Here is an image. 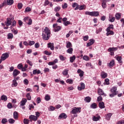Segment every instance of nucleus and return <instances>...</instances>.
<instances>
[{
  "instance_id": "obj_1",
  "label": "nucleus",
  "mask_w": 124,
  "mask_h": 124,
  "mask_svg": "<svg viewBox=\"0 0 124 124\" xmlns=\"http://www.w3.org/2000/svg\"><path fill=\"white\" fill-rule=\"evenodd\" d=\"M50 30L48 27H46L44 30L43 31L42 36L43 39L45 40H48L50 37Z\"/></svg>"
},
{
  "instance_id": "obj_2",
  "label": "nucleus",
  "mask_w": 124,
  "mask_h": 124,
  "mask_svg": "<svg viewBox=\"0 0 124 124\" xmlns=\"http://www.w3.org/2000/svg\"><path fill=\"white\" fill-rule=\"evenodd\" d=\"M110 92L112 93L109 94L110 97H114L115 95H117V94H118V92H117V87H113L110 90Z\"/></svg>"
},
{
  "instance_id": "obj_3",
  "label": "nucleus",
  "mask_w": 124,
  "mask_h": 124,
  "mask_svg": "<svg viewBox=\"0 0 124 124\" xmlns=\"http://www.w3.org/2000/svg\"><path fill=\"white\" fill-rule=\"evenodd\" d=\"M81 112V108L74 107L71 111V114H78Z\"/></svg>"
},
{
  "instance_id": "obj_4",
  "label": "nucleus",
  "mask_w": 124,
  "mask_h": 124,
  "mask_svg": "<svg viewBox=\"0 0 124 124\" xmlns=\"http://www.w3.org/2000/svg\"><path fill=\"white\" fill-rule=\"evenodd\" d=\"M53 28H54V31L57 32L58 31H60L61 30H62V27L60 26H58L57 23H55L53 25Z\"/></svg>"
},
{
  "instance_id": "obj_5",
  "label": "nucleus",
  "mask_w": 124,
  "mask_h": 124,
  "mask_svg": "<svg viewBox=\"0 0 124 124\" xmlns=\"http://www.w3.org/2000/svg\"><path fill=\"white\" fill-rule=\"evenodd\" d=\"M118 48L117 47H110L108 49V51L110 52V56H113L114 55V51H117Z\"/></svg>"
},
{
  "instance_id": "obj_6",
  "label": "nucleus",
  "mask_w": 124,
  "mask_h": 124,
  "mask_svg": "<svg viewBox=\"0 0 124 124\" xmlns=\"http://www.w3.org/2000/svg\"><path fill=\"white\" fill-rule=\"evenodd\" d=\"M9 57V54L7 53L6 52L5 53H3L2 56L0 57V59L1 61H5L6 59H7V58Z\"/></svg>"
},
{
  "instance_id": "obj_7",
  "label": "nucleus",
  "mask_w": 124,
  "mask_h": 124,
  "mask_svg": "<svg viewBox=\"0 0 124 124\" xmlns=\"http://www.w3.org/2000/svg\"><path fill=\"white\" fill-rule=\"evenodd\" d=\"M85 83L81 82L80 83V87H78V91H82V90H84L85 89Z\"/></svg>"
},
{
  "instance_id": "obj_8",
  "label": "nucleus",
  "mask_w": 124,
  "mask_h": 124,
  "mask_svg": "<svg viewBox=\"0 0 124 124\" xmlns=\"http://www.w3.org/2000/svg\"><path fill=\"white\" fill-rule=\"evenodd\" d=\"M20 72L19 70L17 69H15L13 73V77H16V76H18V75L20 74Z\"/></svg>"
},
{
  "instance_id": "obj_9",
  "label": "nucleus",
  "mask_w": 124,
  "mask_h": 124,
  "mask_svg": "<svg viewBox=\"0 0 124 124\" xmlns=\"http://www.w3.org/2000/svg\"><path fill=\"white\" fill-rule=\"evenodd\" d=\"M27 99L23 98L20 102V105L19 107H22V106H24V105H26V103H27Z\"/></svg>"
},
{
  "instance_id": "obj_10",
  "label": "nucleus",
  "mask_w": 124,
  "mask_h": 124,
  "mask_svg": "<svg viewBox=\"0 0 124 124\" xmlns=\"http://www.w3.org/2000/svg\"><path fill=\"white\" fill-rule=\"evenodd\" d=\"M98 94H99V95H104V96H106V94L104 93L103 90L100 88L98 90Z\"/></svg>"
},
{
  "instance_id": "obj_11",
  "label": "nucleus",
  "mask_w": 124,
  "mask_h": 124,
  "mask_svg": "<svg viewBox=\"0 0 124 124\" xmlns=\"http://www.w3.org/2000/svg\"><path fill=\"white\" fill-rule=\"evenodd\" d=\"M29 119H30V121L31 122L32 121H34V122H36V120L37 119V117H36L34 115H30L29 116Z\"/></svg>"
},
{
  "instance_id": "obj_12",
  "label": "nucleus",
  "mask_w": 124,
  "mask_h": 124,
  "mask_svg": "<svg viewBox=\"0 0 124 124\" xmlns=\"http://www.w3.org/2000/svg\"><path fill=\"white\" fill-rule=\"evenodd\" d=\"M66 118H67V115H66L64 113H62L59 116V120L62 119H66Z\"/></svg>"
},
{
  "instance_id": "obj_13",
  "label": "nucleus",
  "mask_w": 124,
  "mask_h": 124,
  "mask_svg": "<svg viewBox=\"0 0 124 124\" xmlns=\"http://www.w3.org/2000/svg\"><path fill=\"white\" fill-rule=\"evenodd\" d=\"M77 72L78 74H79V76L80 78L84 76V71H82V70L79 69L78 70Z\"/></svg>"
},
{
  "instance_id": "obj_14",
  "label": "nucleus",
  "mask_w": 124,
  "mask_h": 124,
  "mask_svg": "<svg viewBox=\"0 0 124 124\" xmlns=\"http://www.w3.org/2000/svg\"><path fill=\"white\" fill-rule=\"evenodd\" d=\"M97 117L95 116H93V120L94 122H97V121L100 120V116L98 114H97Z\"/></svg>"
},
{
  "instance_id": "obj_15",
  "label": "nucleus",
  "mask_w": 124,
  "mask_h": 124,
  "mask_svg": "<svg viewBox=\"0 0 124 124\" xmlns=\"http://www.w3.org/2000/svg\"><path fill=\"white\" fill-rule=\"evenodd\" d=\"M11 23H12V21H11V19L8 18H7L6 22H5L6 26L7 27H8V26H10L11 25Z\"/></svg>"
},
{
  "instance_id": "obj_16",
  "label": "nucleus",
  "mask_w": 124,
  "mask_h": 124,
  "mask_svg": "<svg viewBox=\"0 0 124 124\" xmlns=\"http://www.w3.org/2000/svg\"><path fill=\"white\" fill-rule=\"evenodd\" d=\"M115 65V61L114 60H111L109 63H108V66L109 67H113Z\"/></svg>"
},
{
  "instance_id": "obj_17",
  "label": "nucleus",
  "mask_w": 124,
  "mask_h": 124,
  "mask_svg": "<svg viewBox=\"0 0 124 124\" xmlns=\"http://www.w3.org/2000/svg\"><path fill=\"white\" fill-rule=\"evenodd\" d=\"M72 7H73V8H75V7H76L75 8V10H78V9H79V4H78V3L76 2L73 3L72 4Z\"/></svg>"
},
{
  "instance_id": "obj_18",
  "label": "nucleus",
  "mask_w": 124,
  "mask_h": 124,
  "mask_svg": "<svg viewBox=\"0 0 124 124\" xmlns=\"http://www.w3.org/2000/svg\"><path fill=\"white\" fill-rule=\"evenodd\" d=\"M108 21L109 22H111V23H113L115 21V17L113 16L109 15Z\"/></svg>"
},
{
  "instance_id": "obj_19",
  "label": "nucleus",
  "mask_w": 124,
  "mask_h": 124,
  "mask_svg": "<svg viewBox=\"0 0 124 124\" xmlns=\"http://www.w3.org/2000/svg\"><path fill=\"white\" fill-rule=\"evenodd\" d=\"M99 13L97 11L92 12V14H91L92 16L97 17V16H99Z\"/></svg>"
},
{
  "instance_id": "obj_20",
  "label": "nucleus",
  "mask_w": 124,
  "mask_h": 124,
  "mask_svg": "<svg viewBox=\"0 0 124 124\" xmlns=\"http://www.w3.org/2000/svg\"><path fill=\"white\" fill-rule=\"evenodd\" d=\"M17 86H18V83H17V81L16 79H14L12 84V88H15V87H17Z\"/></svg>"
},
{
  "instance_id": "obj_21",
  "label": "nucleus",
  "mask_w": 124,
  "mask_h": 124,
  "mask_svg": "<svg viewBox=\"0 0 124 124\" xmlns=\"http://www.w3.org/2000/svg\"><path fill=\"white\" fill-rule=\"evenodd\" d=\"M99 107L100 109H104L105 108V105L104 104V102H100L99 103Z\"/></svg>"
},
{
  "instance_id": "obj_22",
  "label": "nucleus",
  "mask_w": 124,
  "mask_h": 124,
  "mask_svg": "<svg viewBox=\"0 0 124 124\" xmlns=\"http://www.w3.org/2000/svg\"><path fill=\"white\" fill-rule=\"evenodd\" d=\"M108 75H107V73H105V72L103 71L101 73V77L103 79H105L107 77Z\"/></svg>"
},
{
  "instance_id": "obj_23",
  "label": "nucleus",
  "mask_w": 124,
  "mask_h": 124,
  "mask_svg": "<svg viewBox=\"0 0 124 124\" xmlns=\"http://www.w3.org/2000/svg\"><path fill=\"white\" fill-rule=\"evenodd\" d=\"M90 42L88 43L87 44V47H89V46H91V45H93V43H94V40L93 39H91L90 40Z\"/></svg>"
},
{
  "instance_id": "obj_24",
  "label": "nucleus",
  "mask_w": 124,
  "mask_h": 124,
  "mask_svg": "<svg viewBox=\"0 0 124 124\" xmlns=\"http://www.w3.org/2000/svg\"><path fill=\"white\" fill-rule=\"evenodd\" d=\"M107 33H106V35L107 36H109V35H114V31H106Z\"/></svg>"
},
{
  "instance_id": "obj_25",
  "label": "nucleus",
  "mask_w": 124,
  "mask_h": 124,
  "mask_svg": "<svg viewBox=\"0 0 124 124\" xmlns=\"http://www.w3.org/2000/svg\"><path fill=\"white\" fill-rule=\"evenodd\" d=\"M47 45H48V48H50V49L53 50L55 49V47H54L53 43H49L48 44H47Z\"/></svg>"
},
{
  "instance_id": "obj_26",
  "label": "nucleus",
  "mask_w": 124,
  "mask_h": 124,
  "mask_svg": "<svg viewBox=\"0 0 124 124\" xmlns=\"http://www.w3.org/2000/svg\"><path fill=\"white\" fill-rule=\"evenodd\" d=\"M107 2V1H106V0H102V6L103 8H104V9L106 8Z\"/></svg>"
},
{
  "instance_id": "obj_27",
  "label": "nucleus",
  "mask_w": 124,
  "mask_h": 124,
  "mask_svg": "<svg viewBox=\"0 0 124 124\" xmlns=\"http://www.w3.org/2000/svg\"><path fill=\"white\" fill-rule=\"evenodd\" d=\"M115 17L116 20H120L122 17V15H121V13H116L115 15Z\"/></svg>"
},
{
  "instance_id": "obj_28",
  "label": "nucleus",
  "mask_w": 124,
  "mask_h": 124,
  "mask_svg": "<svg viewBox=\"0 0 124 124\" xmlns=\"http://www.w3.org/2000/svg\"><path fill=\"white\" fill-rule=\"evenodd\" d=\"M68 69H65L62 73V74H63V76H67V75H68Z\"/></svg>"
},
{
  "instance_id": "obj_29",
  "label": "nucleus",
  "mask_w": 124,
  "mask_h": 124,
  "mask_svg": "<svg viewBox=\"0 0 124 124\" xmlns=\"http://www.w3.org/2000/svg\"><path fill=\"white\" fill-rule=\"evenodd\" d=\"M111 30H114V25L113 24H109V26L107 28L106 31H111Z\"/></svg>"
},
{
  "instance_id": "obj_30",
  "label": "nucleus",
  "mask_w": 124,
  "mask_h": 124,
  "mask_svg": "<svg viewBox=\"0 0 124 124\" xmlns=\"http://www.w3.org/2000/svg\"><path fill=\"white\" fill-rule=\"evenodd\" d=\"M41 73V71L40 70L35 69L33 70V74L35 75L36 74H40Z\"/></svg>"
},
{
  "instance_id": "obj_31",
  "label": "nucleus",
  "mask_w": 124,
  "mask_h": 124,
  "mask_svg": "<svg viewBox=\"0 0 124 124\" xmlns=\"http://www.w3.org/2000/svg\"><path fill=\"white\" fill-rule=\"evenodd\" d=\"M111 117H112V113H108L106 115V120H108V121H109V120H110V119H111Z\"/></svg>"
},
{
  "instance_id": "obj_32",
  "label": "nucleus",
  "mask_w": 124,
  "mask_h": 124,
  "mask_svg": "<svg viewBox=\"0 0 124 124\" xmlns=\"http://www.w3.org/2000/svg\"><path fill=\"white\" fill-rule=\"evenodd\" d=\"M97 107V105H96L95 103H93L90 106V108H92V109H96Z\"/></svg>"
},
{
  "instance_id": "obj_33",
  "label": "nucleus",
  "mask_w": 124,
  "mask_h": 124,
  "mask_svg": "<svg viewBox=\"0 0 124 124\" xmlns=\"http://www.w3.org/2000/svg\"><path fill=\"white\" fill-rule=\"evenodd\" d=\"M7 36V39H12L13 38V34L12 33H9Z\"/></svg>"
},
{
  "instance_id": "obj_34",
  "label": "nucleus",
  "mask_w": 124,
  "mask_h": 124,
  "mask_svg": "<svg viewBox=\"0 0 124 124\" xmlns=\"http://www.w3.org/2000/svg\"><path fill=\"white\" fill-rule=\"evenodd\" d=\"M13 3H14V0H7V4L8 5H12Z\"/></svg>"
},
{
  "instance_id": "obj_35",
  "label": "nucleus",
  "mask_w": 124,
  "mask_h": 124,
  "mask_svg": "<svg viewBox=\"0 0 124 124\" xmlns=\"http://www.w3.org/2000/svg\"><path fill=\"white\" fill-rule=\"evenodd\" d=\"M76 59V57H75V55H74L72 57H70V62H73L74 61H75Z\"/></svg>"
},
{
  "instance_id": "obj_36",
  "label": "nucleus",
  "mask_w": 124,
  "mask_h": 124,
  "mask_svg": "<svg viewBox=\"0 0 124 124\" xmlns=\"http://www.w3.org/2000/svg\"><path fill=\"white\" fill-rule=\"evenodd\" d=\"M67 53L68 54H72V52H73V48L72 47H69L66 51Z\"/></svg>"
},
{
  "instance_id": "obj_37",
  "label": "nucleus",
  "mask_w": 124,
  "mask_h": 124,
  "mask_svg": "<svg viewBox=\"0 0 124 124\" xmlns=\"http://www.w3.org/2000/svg\"><path fill=\"white\" fill-rule=\"evenodd\" d=\"M92 100V98H91L90 97V96H87L84 99L85 101H86V102H91V100Z\"/></svg>"
},
{
  "instance_id": "obj_38",
  "label": "nucleus",
  "mask_w": 124,
  "mask_h": 124,
  "mask_svg": "<svg viewBox=\"0 0 124 124\" xmlns=\"http://www.w3.org/2000/svg\"><path fill=\"white\" fill-rule=\"evenodd\" d=\"M45 99L46 101H49V100L51 99V97L48 94H46L45 97Z\"/></svg>"
},
{
  "instance_id": "obj_39",
  "label": "nucleus",
  "mask_w": 124,
  "mask_h": 124,
  "mask_svg": "<svg viewBox=\"0 0 124 124\" xmlns=\"http://www.w3.org/2000/svg\"><path fill=\"white\" fill-rule=\"evenodd\" d=\"M14 118L15 120H17L18 119V112L17 111H15L14 112Z\"/></svg>"
},
{
  "instance_id": "obj_40",
  "label": "nucleus",
  "mask_w": 124,
  "mask_h": 124,
  "mask_svg": "<svg viewBox=\"0 0 124 124\" xmlns=\"http://www.w3.org/2000/svg\"><path fill=\"white\" fill-rule=\"evenodd\" d=\"M116 60L118 61V62L119 63H122L123 62V61H122V57L121 56H118L116 57Z\"/></svg>"
},
{
  "instance_id": "obj_41",
  "label": "nucleus",
  "mask_w": 124,
  "mask_h": 124,
  "mask_svg": "<svg viewBox=\"0 0 124 124\" xmlns=\"http://www.w3.org/2000/svg\"><path fill=\"white\" fill-rule=\"evenodd\" d=\"M59 59H60V61L63 62V61H65V60H66V57H64L62 55H60L59 56Z\"/></svg>"
},
{
  "instance_id": "obj_42",
  "label": "nucleus",
  "mask_w": 124,
  "mask_h": 124,
  "mask_svg": "<svg viewBox=\"0 0 124 124\" xmlns=\"http://www.w3.org/2000/svg\"><path fill=\"white\" fill-rule=\"evenodd\" d=\"M66 48H70V47H72V44L70 43V42H68L66 43Z\"/></svg>"
},
{
  "instance_id": "obj_43",
  "label": "nucleus",
  "mask_w": 124,
  "mask_h": 124,
  "mask_svg": "<svg viewBox=\"0 0 124 124\" xmlns=\"http://www.w3.org/2000/svg\"><path fill=\"white\" fill-rule=\"evenodd\" d=\"M60 10H61V7L60 6L55 7L54 8V12H58Z\"/></svg>"
},
{
  "instance_id": "obj_44",
  "label": "nucleus",
  "mask_w": 124,
  "mask_h": 124,
  "mask_svg": "<svg viewBox=\"0 0 124 124\" xmlns=\"http://www.w3.org/2000/svg\"><path fill=\"white\" fill-rule=\"evenodd\" d=\"M1 100H4V101H6L7 100V97L4 95H3L1 96Z\"/></svg>"
},
{
  "instance_id": "obj_45",
  "label": "nucleus",
  "mask_w": 124,
  "mask_h": 124,
  "mask_svg": "<svg viewBox=\"0 0 124 124\" xmlns=\"http://www.w3.org/2000/svg\"><path fill=\"white\" fill-rule=\"evenodd\" d=\"M28 100H31V93H28L26 95Z\"/></svg>"
},
{
  "instance_id": "obj_46",
  "label": "nucleus",
  "mask_w": 124,
  "mask_h": 124,
  "mask_svg": "<svg viewBox=\"0 0 124 124\" xmlns=\"http://www.w3.org/2000/svg\"><path fill=\"white\" fill-rule=\"evenodd\" d=\"M70 24H71V23L70 22V21H65V22L63 23V24L65 27H67V26H68V25H70Z\"/></svg>"
},
{
  "instance_id": "obj_47",
  "label": "nucleus",
  "mask_w": 124,
  "mask_h": 124,
  "mask_svg": "<svg viewBox=\"0 0 124 124\" xmlns=\"http://www.w3.org/2000/svg\"><path fill=\"white\" fill-rule=\"evenodd\" d=\"M83 60H84V61H90V57H89L87 55H85L82 58Z\"/></svg>"
},
{
  "instance_id": "obj_48",
  "label": "nucleus",
  "mask_w": 124,
  "mask_h": 124,
  "mask_svg": "<svg viewBox=\"0 0 124 124\" xmlns=\"http://www.w3.org/2000/svg\"><path fill=\"white\" fill-rule=\"evenodd\" d=\"M105 83H104V85H110V82H109V79L106 78L105 80Z\"/></svg>"
},
{
  "instance_id": "obj_49",
  "label": "nucleus",
  "mask_w": 124,
  "mask_h": 124,
  "mask_svg": "<svg viewBox=\"0 0 124 124\" xmlns=\"http://www.w3.org/2000/svg\"><path fill=\"white\" fill-rule=\"evenodd\" d=\"M26 62H27V63H28V64H29V65H30V66H32L33 64H32V62H31V61L28 60L26 61Z\"/></svg>"
},
{
  "instance_id": "obj_50",
  "label": "nucleus",
  "mask_w": 124,
  "mask_h": 124,
  "mask_svg": "<svg viewBox=\"0 0 124 124\" xmlns=\"http://www.w3.org/2000/svg\"><path fill=\"white\" fill-rule=\"evenodd\" d=\"M8 122L9 123V124H14V123H15V121L14 120V119H12V118H10L8 120Z\"/></svg>"
},
{
  "instance_id": "obj_51",
  "label": "nucleus",
  "mask_w": 124,
  "mask_h": 124,
  "mask_svg": "<svg viewBox=\"0 0 124 124\" xmlns=\"http://www.w3.org/2000/svg\"><path fill=\"white\" fill-rule=\"evenodd\" d=\"M50 3V2L49 1V0H46L45 1L44 6H46V5H48V4Z\"/></svg>"
},
{
  "instance_id": "obj_52",
  "label": "nucleus",
  "mask_w": 124,
  "mask_h": 124,
  "mask_svg": "<svg viewBox=\"0 0 124 124\" xmlns=\"http://www.w3.org/2000/svg\"><path fill=\"white\" fill-rule=\"evenodd\" d=\"M34 43H35V42L33 41H29V45L30 46H32V45H34Z\"/></svg>"
},
{
  "instance_id": "obj_53",
  "label": "nucleus",
  "mask_w": 124,
  "mask_h": 124,
  "mask_svg": "<svg viewBox=\"0 0 124 124\" xmlns=\"http://www.w3.org/2000/svg\"><path fill=\"white\" fill-rule=\"evenodd\" d=\"M23 83L24 85H29V80L28 79H24Z\"/></svg>"
},
{
  "instance_id": "obj_54",
  "label": "nucleus",
  "mask_w": 124,
  "mask_h": 124,
  "mask_svg": "<svg viewBox=\"0 0 124 124\" xmlns=\"http://www.w3.org/2000/svg\"><path fill=\"white\" fill-rule=\"evenodd\" d=\"M17 7L18 9H22V8L23 7V4H22V3H18Z\"/></svg>"
},
{
  "instance_id": "obj_55",
  "label": "nucleus",
  "mask_w": 124,
  "mask_h": 124,
  "mask_svg": "<svg viewBox=\"0 0 124 124\" xmlns=\"http://www.w3.org/2000/svg\"><path fill=\"white\" fill-rule=\"evenodd\" d=\"M66 83H68V84H73V80L68 79L66 80Z\"/></svg>"
},
{
  "instance_id": "obj_56",
  "label": "nucleus",
  "mask_w": 124,
  "mask_h": 124,
  "mask_svg": "<svg viewBox=\"0 0 124 124\" xmlns=\"http://www.w3.org/2000/svg\"><path fill=\"white\" fill-rule=\"evenodd\" d=\"M18 69H22L23 68V64L22 63H19L17 65V66Z\"/></svg>"
},
{
  "instance_id": "obj_57",
  "label": "nucleus",
  "mask_w": 124,
  "mask_h": 124,
  "mask_svg": "<svg viewBox=\"0 0 124 124\" xmlns=\"http://www.w3.org/2000/svg\"><path fill=\"white\" fill-rule=\"evenodd\" d=\"M31 24H32V20H31V18H30L28 19V22L27 24L29 25V26L31 25Z\"/></svg>"
},
{
  "instance_id": "obj_58",
  "label": "nucleus",
  "mask_w": 124,
  "mask_h": 124,
  "mask_svg": "<svg viewBox=\"0 0 124 124\" xmlns=\"http://www.w3.org/2000/svg\"><path fill=\"white\" fill-rule=\"evenodd\" d=\"M101 31H102V28H100L98 29V30L96 31L95 32L97 34H98V33H99V32H101Z\"/></svg>"
},
{
  "instance_id": "obj_59",
  "label": "nucleus",
  "mask_w": 124,
  "mask_h": 124,
  "mask_svg": "<svg viewBox=\"0 0 124 124\" xmlns=\"http://www.w3.org/2000/svg\"><path fill=\"white\" fill-rule=\"evenodd\" d=\"M55 110H56V108L53 106H50L49 107V111H55Z\"/></svg>"
},
{
  "instance_id": "obj_60",
  "label": "nucleus",
  "mask_w": 124,
  "mask_h": 124,
  "mask_svg": "<svg viewBox=\"0 0 124 124\" xmlns=\"http://www.w3.org/2000/svg\"><path fill=\"white\" fill-rule=\"evenodd\" d=\"M40 46V45H39V43H36L34 45V47L36 48V49H37V48H39V46Z\"/></svg>"
},
{
  "instance_id": "obj_61",
  "label": "nucleus",
  "mask_w": 124,
  "mask_h": 124,
  "mask_svg": "<svg viewBox=\"0 0 124 124\" xmlns=\"http://www.w3.org/2000/svg\"><path fill=\"white\" fill-rule=\"evenodd\" d=\"M1 123L2 124H5L6 123H7V119L6 118H4L2 119Z\"/></svg>"
},
{
  "instance_id": "obj_62",
  "label": "nucleus",
  "mask_w": 124,
  "mask_h": 124,
  "mask_svg": "<svg viewBox=\"0 0 124 124\" xmlns=\"http://www.w3.org/2000/svg\"><path fill=\"white\" fill-rule=\"evenodd\" d=\"M30 123V120L28 119H24V124H29Z\"/></svg>"
},
{
  "instance_id": "obj_63",
  "label": "nucleus",
  "mask_w": 124,
  "mask_h": 124,
  "mask_svg": "<svg viewBox=\"0 0 124 124\" xmlns=\"http://www.w3.org/2000/svg\"><path fill=\"white\" fill-rule=\"evenodd\" d=\"M62 8L63 9H65V8H67V3H65L64 5H62Z\"/></svg>"
},
{
  "instance_id": "obj_64",
  "label": "nucleus",
  "mask_w": 124,
  "mask_h": 124,
  "mask_svg": "<svg viewBox=\"0 0 124 124\" xmlns=\"http://www.w3.org/2000/svg\"><path fill=\"white\" fill-rule=\"evenodd\" d=\"M116 124H124V120H121L120 121L117 122Z\"/></svg>"
}]
</instances>
